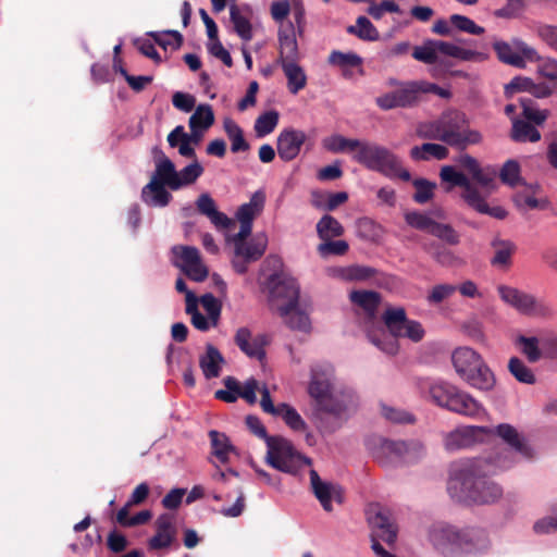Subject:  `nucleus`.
<instances>
[{"instance_id":"obj_1","label":"nucleus","mask_w":557,"mask_h":557,"mask_svg":"<svg viewBox=\"0 0 557 557\" xmlns=\"http://www.w3.org/2000/svg\"><path fill=\"white\" fill-rule=\"evenodd\" d=\"M322 146L330 152H355L354 160L364 168L376 171L389 178H399L408 182L411 178L409 171L403 168L400 159L386 147L375 143L346 138L335 134L325 137Z\"/></svg>"},{"instance_id":"obj_2","label":"nucleus","mask_w":557,"mask_h":557,"mask_svg":"<svg viewBox=\"0 0 557 557\" xmlns=\"http://www.w3.org/2000/svg\"><path fill=\"white\" fill-rule=\"evenodd\" d=\"M447 492L457 503L491 505L503 496L502 486L487 476L480 461H467L453 468Z\"/></svg>"},{"instance_id":"obj_3","label":"nucleus","mask_w":557,"mask_h":557,"mask_svg":"<svg viewBox=\"0 0 557 557\" xmlns=\"http://www.w3.org/2000/svg\"><path fill=\"white\" fill-rule=\"evenodd\" d=\"M246 425L251 433L264 440L267 444L265 461L272 468L288 474H297L304 466L311 465V460L300 455L292 442L282 436H270L265 426L256 416L246 417Z\"/></svg>"},{"instance_id":"obj_4","label":"nucleus","mask_w":557,"mask_h":557,"mask_svg":"<svg viewBox=\"0 0 557 557\" xmlns=\"http://www.w3.org/2000/svg\"><path fill=\"white\" fill-rule=\"evenodd\" d=\"M458 164L480 185L479 191L467 206L481 214H487L497 220L506 219L508 212L503 207H491L486 202V199L497 188L496 169L492 165L482 166L475 158L468 153L458 158Z\"/></svg>"},{"instance_id":"obj_5","label":"nucleus","mask_w":557,"mask_h":557,"mask_svg":"<svg viewBox=\"0 0 557 557\" xmlns=\"http://www.w3.org/2000/svg\"><path fill=\"white\" fill-rule=\"evenodd\" d=\"M430 540L433 545L447 557H461L463 553H471L486 544V533L481 529L458 530L455 527L437 523L430 530Z\"/></svg>"},{"instance_id":"obj_6","label":"nucleus","mask_w":557,"mask_h":557,"mask_svg":"<svg viewBox=\"0 0 557 557\" xmlns=\"http://www.w3.org/2000/svg\"><path fill=\"white\" fill-rule=\"evenodd\" d=\"M421 389L434 405L448 411L467 417H478L483 412L475 398L447 381H429L421 385Z\"/></svg>"},{"instance_id":"obj_7","label":"nucleus","mask_w":557,"mask_h":557,"mask_svg":"<svg viewBox=\"0 0 557 557\" xmlns=\"http://www.w3.org/2000/svg\"><path fill=\"white\" fill-rule=\"evenodd\" d=\"M334 369L330 364H317L311 368V380L308 393L315 403L320 414H329L336 420L342 419L346 404L333 393Z\"/></svg>"},{"instance_id":"obj_8","label":"nucleus","mask_w":557,"mask_h":557,"mask_svg":"<svg viewBox=\"0 0 557 557\" xmlns=\"http://www.w3.org/2000/svg\"><path fill=\"white\" fill-rule=\"evenodd\" d=\"M451 362L458 376L471 387L480 391H491L496 379L482 356L474 349L463 346L451 354Z\"/></svg>"},{"instance_id":"obj_9","label":"nucleus","mask_w":557,"mask_h":557,"mask_svg":"<svg viewBox=\"0 0 557 557\" xmlns=\"http://www.w3.org/2000/svg\"><path fill=\"white\" fill-rule=\"evenodd\" d=\"M282 259L277 256L268 257L263 267L272 268L274 272L264 282V288L269 292L271 301H285L277 305L280 315H287L298 305L299 285L297 281L282 271Z\"/></svg>"},{"instance_id":"obj_10","label":"nucleus","mask_w":557,"mask_h":557,"mask_svg":"<svg viewBox=\"0 0 557 557\" xmlns=\"http://www.w3.org/2000/svg\"><path fill=\"white\" fill-rule=\"evenodd\" d=\"M444 143L457 149H466L469 145L481 143L482 135L469 128L465 113L458 110H447L440 116Z\"/></svg>"},{"instance_id":"obj_11","label":"nucleus","mask_w":557,"mask_h":557,"mask_svg":"<svg viewBox=\"0 0 557 557\" xmlns=\"http://www.w3.org/2000/svg\"><path fill=\"white\" fill-rule=\"evenodd\" d=\"M459 59L461 61L481 62L487 59V53L475 49L463 48L443 40H428L422 46L413 48L412 57L425 64H436L438 54Z\"/></svg>"},{"instance_id":"obj_12","label":"nucleus","mask_w":557,"mask_h":557,"mask_svg":"<svg viewBox=\"0 0 557 557\" xmlns=\"http://www.w3.org/2000/svg\"><path fill=\"white\" fill-rule=\"evenodd\" d=\"M497 292L500 299L520 314L542 319L552 318L554 314L550 305L533 294L508 285H499Z\"/></svg>"},{"instance_id":"obj_13","label":"nucleus","mask_w":557,"mask_h":557,"mask_svg":"<svg viewBox=\"0 0 557 557\" xmlns=\"http://www.w3.org/2000/svg\"><path fill=\"white\" fill-rule=\"evenodd\" d=\"M418 442H404L381 438L373 450L374 459L383 467H392L403 462H410L422 451Z\"/></svg>"},{"instance_id":"obj_14","label":"nucleus","mask_w":557,"mask_h":557,"mask_svg":"<svg viewBox=\"0 0 557 557\" xmlns=\"http://www.w3.org/2000/svg\"><path fill=\"white\" fill-rule=\"evenodd\" d=\"M382 320L394 337L409 338L418 343L424 337V329L421 323L407 318L406 310L401 307L387 308L382 315Z\"/></svg>"},{"instance_id":"obj_15","label":"nucleus","mask_w":557,"mask_h":557,"mask_svg":"<svg viewBox=\"0 0 557 557\" xmlns=\"http://www.w3.org/2000/svg\"><path fill=\"white\" fill-rule=\"evenodd\" d=\"M368 521L372 528L371 542L372 549L377 557H395L388 553L381 544V541L388 546L395 544L397 539V529L383 510L374 513L368 512Z\"/></svg>"},{"instance_id":"obj_16","label":"nucleus","mask_w":557,"mask_h":557,"mask_svg":"<svg viewBox=\"0 0 557 557\" xmlns=\"http://www.w3.org/2000/svg\"><path fill=\"white\" fill-rule=\"evenodd\" d=\"M405 220L409 226L426 232L448 245L455 246L460 243V236L453 226L436 222L426 214L418 211L407 212L405 214Z\"/></svg>"},{"instance_id":"obj_17","label":"nucleus","mask_w":557,"mask_h":557,"mask_svg":"<svg viewBox=\"0 0 557 557\" xmlns=\"http://www.w3.org/2000/svg\"><path fill=\"white\" fill-rule=\"evenodd\" d=\"M173 264L195 282L208 277V269L202 264L199 250L193 246L176 245L172 248Z\"/></svg>"},{"instance_id":"obj_18","label":"nucleus","mask_w":557,"mask_h":557,"mask_svg":"<svg viewBox=\"0 0 557 557\" xmlns=\"http://www.w3.org/2000/svg\"><path fill=\"white\" fill-rule=\"evenodd\" d=\"M420 89L421 86L418 82H407L401 84L400 88L379 96L375 99V103L384 111L396 108H409L418 102Z\"/></svg>"},{"instance_id":"obj_19","label":"nucleus","mask_w":557,"mask_h":557,"mask_svg":"<svg viewBox=\"0 0 557 557\" xmlns=\"http://www.w3.org/2000/svg\"><path fill=\"white\" fill-rule=\"evenodd\" d=\"M267 242L260 238H253L246 243L234 246V258L232 265L238 274H245L248 271V264L259 260L265 252Z\"/></svg>"},{"instance_id":"obj_20","label":"nucleus","mask_w":557,"mask_h":557,"mask_svg":"<svg viewBox=\"0 0 557 557\" xmlns=\"http://www.w3.org/2000/svg\"><path fill=\"white\" fill-rule=\"evenodd\" d=\"M440 177L443 183L449 184L447 190L454 187H461V199L468 205L480 189V185L467 172H460L453 165H444L441 169Z\"/></svg>"},{"instance_id":"obj_21","label":"nucleus","mask_w":557,"mask_h":557,"mask_svg":"<svg viewBox=\"0 0 557 557\" xmlns=\"http://www.w3.org/2000/svg\"><path fill=\"white\" fill-rule=\"evenodd\" d=\"M154 527L156 534L148 541L149 549L169 548L176 540L175 515L170 512L160 515L154 522Z\"/></svg>"},{"instance_id":"obj_22","label":"nucleus","mask_w":557,"mask_h":557,"mask_svg":"<svg viewBox=\"0 0 557 557\" xmlns=\"http://www.w3.org/2000/svg\"><path fill=\"white\" fill-rule=\"evenodd\" d=\"M307 140V135L304 131L295 128H284L277 136L276 149L278 157L289 162L296 159L301 150V147Z\"/></svg>"},{"instance_id":"obj_23","label":"nucleus","mask_w":557,"mask_h":557,"mask_svg":"<svg viewBox=\"0 0 557 557\" xmlns=\"http://www.w3.org/2000/svg\"><path fill=\"white\" fill-rule=\"evenodd\" d=\"M311 490L325 511H332V499L342 504L344 500L343 490L338 484L324 482L315 470H310Z\"/></svg>"},{"instance_id":"obj_24","label":"nucleus","mask_w":557,"mask_h":557,"mask_svg":"<svg viewBox=\"0 0 557 557\" xmlns=\"http://www.w3.org/2000/svg\"><path fill=\"white\" fill-rule=\"evenodd\" d=\"M493 47L502 62L517 67L524 66V58L532 60L536 54L534 49L523 42H517L513 47L505 41H495Z\"/></svg>"},{"instance_id":"obj_25","label":"nucleus","mask_w":557,"mask_h":557,"mask_svg":"<svg viewBox=\"0 0 557 557\" xmlns=\"http://www.w3.org/2000/svg\"><path fill=\"white\" fill-rule=\"evenodd\" d=\"M296 28L292 22L281 25L277 33L278 58L277 64L296 62L299 60V49L296 38Z\"/></svg>"},{"instance_id":"obj_26","label":"nucleus","mask_w":557,"mask_h":557,"mask_svg":"<svg viewBox=\"0 0 557 557\" xmlns=\"http://www.w3.org/2000/svg\"><path fill=\"white\" fill-rule=\"evenodd\" d=\"M235 344L250 358L262 360L265 357V335H258L252 338L248 327H239L235 334Z\"/></svg>"},{"instance_id":"obj_27","label":"nucleus","mask_w":557,"mask_h":557,"mask_svg":"<svg viewBox=\"0 0 557 557\" xmlns=\"http://www.w3.org/2000/svg\"><path fill=\"white\" fill-rule=\"evenodd\" d=\"M484 434H496L500 437L515 453L520 454L525 458H530L531 448L527 445L524 438L519 434V432L511 424L502 423L498 424L495 429L486 428Z\"/></svg>"},{"instance_id":"obj_28","label":"nucleus","mask_w":557,"mask_h":557,"mask_svg":"<svg viewBox=\"0 0 557 557\" xmlns=\"http://www.w3.org/2000/svg\"><path fill=\"white\" fill-rule=\"evenodd\" d=\"M154 151L158 153V158L156 160V171L150 181L160 182L172 190L180 189L181 184L177 180V172L174 163L163 153V151L158 150L157 148Z\"/></svg>"},{"instance_id":"obj_29","label":"nucleus","mask_w":557,"mask_h":557,"mask_svg":"<svg viewBox=\"0 0 557 557\" xmlns=\"http://www.w3.org/2000/svg\"><path fill=\"white\" fill-rule=\"evenodd\" d=\"M485 431V426H467L457 429L445 437V447L448 450L469 447L476 440L481 438Z\"/></svg>"},{"instance_id":"obj_30","label":"nucleus","mask_w":557,"mask_h":557,"mask_svg":"<svg viewBox=\"0 0 557 557\" xmlns=\"http://www.w3.org/2000/svg\"><path fill=\"white\" fill-rule=\"evenodd\" d=\"M196 207L198 212L207 216L216 228L226 230L233 225V221L216 209L215 201L209 194H201L196 201Z\"/></svg>"},{"instance_id":"obj_31","label":"nucleus","mask_w":557,"mask_h":557,"mask_svg":"<svg viewBox=\"0 0 557 557\" xmlns=\"http://www.w3.org/2000/svg\"><path fill=\"white\" fill-rule=\"evenodd\" d=\"M225 362L223 355L212 344L206 345V352L199 357V367L207 380L220 376L222 364Z\"/></svg>"},{"instance_id":"obj_32","label":"nucleus","mask_w":557,"mask_h":557,"mask_svg":"<svg viewBox=\"0 0 557 557\" xmlns=\"http://www.w3.org/2000/svg\"><path fill=\"white\" fill-rule=\"evenodd\" d=\"M349 299L354 305L360 307L370 319L375 317L381 304V295L374 290H352Z\"/></svg>"},{"instance_id":"obj_33","label":"nucleus","mask_w":557,"mask_h":557,"mask_svg":"<svg viewBox=\"0 0 557 557\" xmlns=\"http://www.w3.org/2000/svg\"><path fill=\"white\" fill-rule=\"evenodd\" d=\"M287 79V89L292 95H297L307 86V75L305 70L296 62H286L280 64Z\"/></svg>"},{"instance_id":"obj_34","label":"nucleus","mask_w":557,"mask_h":557,"mask_svg":"<svg viewBox=\"0 0 557 557\" xmlns=\"http://www.w3.org/2000/svg\"><path fill=\"white\" fill-rule=\"evenodd\" d=\"M164 184L150 181L144 188L141 197L145 202L151 206L165 207L172 199V195L165 189Z\"/></svg>"},{"instance_id":"obj_35","label":"nucleus","mask_w":557,"mask_h":557,"mask_svg":"<svg viewBox=\"0 0 557 557\" xmlns=\"http://www.w3.org/2000/svg\"><path fill=\"white\" fill-rule=\"evenodd\" d=\"M265 195L263 191H256L250 197L249 202L243 203L237 212L236 219L239 222L252 223L253 219L259 215L264 207Z\"/></svg>"},{"instance_id":"obj_36","label":"nucleus","mask_w":557,"mask_h":557,"mask_svg":"<svg viewBox=\"0 0 557 557\" xmlns=\"http://www.w3.org/2000/svg\"><path fill=\"white\" fill-rule=\"evenodd\" d=\"M494 256L491 259L493 267L507 268L511 264V257L516 251V245L506 239L494 238L491 243Z\"/></svg>"},{"instance_id":"obj_37","label":"nucleus","mask_w":557,"mask_h":557,"mask_svg":"<svg viewBox=\"0 0 557 557\" xmlns=\"http://www.w3.org/2000/svg\"><path fill=\"white\" fill-rule=\"evenodd\" d=\"M448 148L434 143H424L421 146H414L410 150V157L413 160H444L448 157Z\"/></svg>"},{"instance_id":"obj_38","label":"nucleus","mask_w":557,"mask_h":557,"mask_svg":"<svg viewBox=\"0 0 557 557\" xmlns=\"http://www.w3.org/2000/svg\"><path fill=\"white\" fill-rule=\"evenodd\" d=\"M510 137L518 143H536L541 139V134L532 123L520 119H512Z\"/></svg>"},{"instance_id":"obj_39","label":"nucleus","mask_w":557,"mask_h":557,"mask_svg":"<svg viewBox=\"0 0 557 557\" xmlns=\"http://www.w3.org/2000/svg\"><path fill=\"white\" fill-rule=\"evenodd\" d=\"M223 128L231 141V150L234 153L247 151L250 146L244 137L240 126L231 117L223 121Z\"/></svg>"},{"instance_id":"obj_40","label":"nucleus","mask_w":557,"mask_h":557,"mask_svg":"<svg viewBox=\"0 0 557 557\" xmlns=\"http://www.w3.org/2000/svg\"><path fill=\"white\" fill-rule=\"evenodd\" d=\"M211 442L212 454L222 463L228 461V455L235 451V447L231 444L230 438L224 434L215 430L209 432Z\"/></svg>"},{"instance_id":"obj_41","label":"nucleus","mask_w":557,"mask_h":557,"mask_svg":"<svg viewBox=\"0 0 557 557\" xmlns=\"http://www.w3.org/2000/svg\"><path fill=\"white\" fill-rule=\"evenodd\" d=\"M189 128L196 135L197 131H206L214 123V113L210 104H199L189 117Z\"/></svg>"},{"instance_id":"obj_42","label":"nucleus","mask_w":557,"mask_h":557,"mask_svg":"<svg viewBox=\"0 0 557 557\" xmlns=\"http://www.w3.org/2000/svg\"><path fill=\"white\" fill-rule=\"evenodd\" d=\"M344 232V226L330 214H324L317 223V234L321 240L341 237Z\"/></svg>"},{"instance_id":"obj_43","label":"nucleus","mask_w":557,"mask_h":557,"mask_svg":"<svg viewBox=\"0 0 557 557\" xmlns=\"http://www.w3.org/2000/svg\"><path fill=\"white\" fill-rule=\"evenodd\" d=\"M333 274L346 281H366L374 277L376 270L371 267L355 264L346 268L333 269Z\"/></svg>"},{"instance_id":"obj_44","label":"nucleus","mask_w":557,"mask_h":557,"mask_svg":"<svg viewBox=\"0 0 557 557\" xmlns=\"http://www.w3.org/2000/svg\"><path fill=\"white\" fill-rule=\"evenodd\" d=\"M230 20L234 26L235 33L244 40L252 39V26L250 21L244 16L236 4L230 7Z\"/></svg>"},{"instance_id":"obj_45","label":"nucleus","mask_w":557,"mask_h":557,"mask_svg":"<svg viewBox=\"0 0 557 557\" xmlns=\"http://www.w3.org/2000/svg\"><path fill=\"white\" fill-rule=\"evenodd\" d=\"M347 32L368 41H375L380 37L376 27L366 16H359L356 21V25L348 26Z\"/></svg>"},{"instance_id":"obj_46","label":"nucleus","mask_w":557,"mask_h":557,"mask_svg":"<svg viewBox=\"0 0 557 557\" xmlns=\"http://www.w3.org/2000/svg\"><path fill=\"white\" fill-rule=\"evenodd\" d=\"M280 114L275 110L267 111L259 115L253 125L256 136L258 138L265 137L271 134L278 124Z\"/></svg>"},{"instance_id":"obj_47","label":"nucleus","mask_w":557,"mask_h":557,"mask_svg":"<svg viewBox=\"0 0 557 557\" xmlns=\"http://www.w3.org/2000/svg\"><path fill=\"white\" fill-rule=\"evenodd\" d=\"M520 104L522 107V115L527 122L542 125L548 117L549 112L547 110H540L532 98L521 97Z\"/></svg>"},{"instance_id":"obj_48","label":"nucleus","mask_w":557,"mask_h":557,"mask_svg":"<svg viewBox=\"0 0 557 557\" xmlns=\"http://www.w3.org/2000/svg\"><path fill=\"white\" fill-rule=\"evenodd\" d=\"M508 371L520 383L532 385L536 382L533 371L518 357L509 359Z\"/></svg>"},{"instance_id":"obj_49","label":"nucleus","mask_w":557,"mask_h":557,"mask_svg":"<svg viewBox=\"0 0 557 557\" xmlns=\"http://www.w3.org/2000/svg\"><path fill=\"white\" fill-rule=\"evenodd\" d=\"M516 343L520 346L521 352L525 356L529 362L535 363L542 358L537 337L520 335L517 337Z\"/></svg>"},{"instance_id":"obj_50","label":"nucleus","mask_w":557,"mask_h":557,"mask_svg":"<svg viewBox=\"0 0 557 557\" xmlns=\"http://www.w3.org/2000/svg\"><path fill=\"white\" fill-rule=\"evenodd\" d=\"M276 416H281L285 423L294 431H305L306 422L301 416L292 406L282 403L280 404V412Z\"/></svg>"},{"instance_id":"obj_51","label":"nucleus","mask_w":557,"mask_h":557,"mask_svg":"<svg viewBox=\"0 0 557 557\" xmlns=\"http://www.w3.org/2000/svg\"><path fill=\"white\" fill-rule=\"evenodd\" d=\"M349 249V245L346 240L338 239V240H332L326 239L322 240L321 244L318 245V253L322 258H326L329 256H344L347 253Z\"/></svg>"},{"instance_id":"obj_52","label":"nucleus","mask_w":557,"mask_h":557,"mask_svg":"<svg viewBox=\"0 0 557 557\" xmlns=\"http://www.w3.org/2000/svg\"><path fill=\"white\" fill-rule=\"evenodd\" d=\"M416 132L418 137L422 139L440 140L444 143L440 117L434 121L419 123Z\"/></svg>"},{"instance_id":"obj_53","label":"nucleus","mask_w":557,"mask_h":557,"mask_svg":"<svg viewBox=\"0 0 557 557\" xmlns=\"http://www.w3.org/2000/svg\"><path fill=\"white\" fill-rule=\"evenodd\" d=\"M329 63L342 69L356 67L362 64V59L354 52L344 53L342 51L334 50L329 55Z\"/></svg>"},{"instance_id":"obj_54","label":"nucleus","mask_w":557,"mask_h":557,"mask_svg":"<svg viewBox=\"0 0 557 557\" xmlns=\"http://www.w3.org/2000/svg\"><path fill=\"white\" fill-rule=\"evenodd\" d=\"M416 193L413 194V200L417 203L423 205L430 201L434 196V189L436 184L425 178H416L413 181Z\"/></svg>"},{"instance_id":"obj_55","label":"nucleus","mask_w":557,"mask_h":557,"mask_svg":"<svg viewBox=\"0 0 557 557\" xmlns=\"http://www.w3.org/2000/svg\"><path fill=\"white\" fill-rule=\"evenodd\" d=\"M284 318L285 323L292 330H298L307 332L310 329V320L309 317L298 309V305L290 310L287 315H281Z\"/></svg>"},{"instance_id":"obj_56","label":"nucleus","mask_w":557,"mask_h":557,"mask_svg":"<svg viewBox=\"0 0 557 557\" xmlns=\"http://www.w3.org/2000/svg\"><path fill=\"white\" fill-rule=\"evenodd\" d=\"M449 21L450 24L460 32H465L472 35H481L485 32L483 27L476 25L474 21L465 15L453 14L449 17Z\"/></svg>"},{"instance_id":"obj_57","label":"nucleus","mask_w":557,"mask_h":557,"mask_svg":"<svg viewBox=\"0 0 557 557\" xmlns=\"http://www.w3.org/2000/svg\"><path fill=\"white\" fill-rule=\"evenodd\" d=\"M224 386L226 389H219L215 392L214 396L216 399L223 400L225 403H234L237 400L239 391V382L234 376H226L223 380Z\"/></svg>"},{"instance_id":"obj_58","label":"nucleus","mask_w":557,"mask_h":557,"mask_svg":"<svg viewBox=\"0 0 557 557\" xmlns=\"http://www.w3.org/2000/svg\"><path fill=\"white\" fill-rule=\"evenodd\" d=\"M397 338L398 337H394L391 334L386 335L384 333L379 336H376V335L370 336V341L372 342L373 345H375L383 352L391 355V356L396 355L398 352L399 345H398Z\"/></svg>"},{"instance_id":"obj_59","label":"nucleus","mask_w":557,"mask_h":557,"mask_svg":"<svg viewBox=\"0 0 557 557\" xmlns=\"http://www.w3.org/2000/svg\"><path fill=\"white\" fill-rule=\"evenodd\" d=\"M499 177L504 184L516 186L520 181V165L515 160H508L503 165Z\"/></svg>"},{"instance_id":"obj_60","label":"nucleus","mask_w":557,"mask_h":557,"mask_svg":"<svg viewBox=\"0 0 557 557\" xmlns=\"http://www.w3.org/2000/svg\"><path fill=\"white\" fill-rule=\"evenodd\" d=\"M200 302L207 311L209 319L212 321L213 326H215L221 314V302L209 293L200 297Z\"/></svg>"},{"instance_id":"obj_61","label":"nucleus","mask_w":557,"mask_h":557,"mask_svg":"<svg viewBox=\"0 0 557 557\" xmlns=\"http://www.w3.org/2000/svg\"><path fill=\"white\" fill-rule=\"evenodd\" d=\"M202 173L203 168L197 161L188 164L181 170V172H177V180L181 187L195 183Z\"/></svg>"},{"instance_id":"obj_62","label":"nucleus","mask_w":557,"mask_h":557,"mask_svg":"<svg viewBox=\"0 0 557 557\" xmlns=\"http://www.w3.org/2000/svg\"><path fill=\"white\" fill-rule=\"evenodd\" d=\"M532 83L529 77L516 76L505 86V96L511 98L517 92L530 94Z\"/></svg>"},{"instance_id":"obj_63","label":"nucleus","mask_w":557,"mask_h":557,"mask_svg":"<svg viewBox=\"0 0 557 557\" xmlns=\"http://www.w3.org/2000/svg\"><path fill=\"white\" fill-rule=\"evenodd\" d=\"M456 290L457 286L451 284L435 285L428 295V301L434 305L441 304L443 300L450 297Z\"/></svg>"},{"instance_id":"obj_64","label":"nucleus","mask_w":557,"mask_h":557,"mask_svg":"<svg viewBox=\"0 0 557 557\" xmlns=\"http://www.w3.org/2000/svg\"><path fill=\"white\" fill-rule=\"evenodd\" d=\"M259 383L256 379L250 377L247 380L244 385L239 384V391L237 392L238 398H243L249 405H255L257 403L256 392L260 391Z\"/></svg>"}]
</instances>
